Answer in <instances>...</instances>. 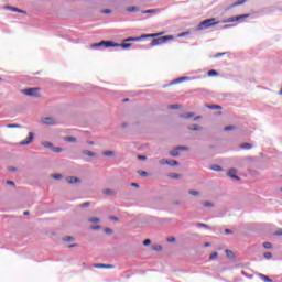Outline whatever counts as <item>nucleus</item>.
Here are the masks:
<instances>
[{"mask_svg":"<svg viewBox=\"0 0 282 282\" xmlns=\"http://www.w3.org/2000/svg\"><path fill=\"white\" fill-rule=\"evenodd\" d=\"M214 25H219V21L215 18L206 19L198 24L197 30H208V28H214Z\"/></svg>","mask_w":282,"mask_h":282,"instance_id":"f257e3e1","label":"nucleus"},{"mask_svg":"<svg viewBox=\"0 0 282 282\" xmlns=\"http://www.w3.org/2000/svg\"><path fill=\"white\" fill-rule=\"evenodd\" d=\"M173 39H175L173 35H165L159 39H153L151 42V46L155 47V45H164V43H167V41H173Z\"/></svg>","mask_w":282,"mask_h":282,"instance_id":"f03ea898","label":"nucleus"},{"mask_svg":"<svg viewBox=\"0 0 282 282\" xmlns=\"http://www.w3.org/2000/svg\"><path fill=\"white\" fill-rule=\"evenodd\" d=\"M90 47H93V50H96V47H120V44L111 41H101L99 43L91 44Z\"/></svg>","mask_w":282,"mask_h":282,"instance_id":"7ed1b4c3","label":"nucleus"},{"mask_svg":"<svg viewBox=\"0 0 282 282\" xmlns=\"http://www.w3.org/2000/svg\"><path fill=\"white\" fill-rule=\"evenodd\" d=\"M39 91H41V88L36 87L22 89L21 94H24V96H32L33 98H41V94H39Z\"/></svg>","mask_w":282,"mask_h":282,"instance_id":"20e7f679","label":"nucleus"},{"mask_svg":"<svg viewBox=\"0 0 282 282\" xmlns=\"http://www.w3.org/2000/svg\"><path fill=\"white\" fill-rule=\"evenodd\" d=\"M249 17L250 14L236 15V17H231L226 20H223V23H235V21H241L243 19H248Z\"/></svg>","mask_w":282,"mask_h":282,"instance_id":"39448f33","label":"nucleus"},{"mask_svg":"<svg viewBox=\"0 0 282 282\" xmlns=\"http://www.w3.org/2000/svg\"><path fill=\"white\" fill-rule=\"evenodd\" d=\"M34 140V133L29 132V135L25 140L21 141V147H26L28 144H31V142Z\"/></svg>","mask_w":282,"mask_h":282,"instance_id":"423d86ee","label":"nucleus"},{"mask_svg":"<svg viewBox=\"0 0 282 282\" xmlns=\"http://www.w3.org/2000/svg\"><path fill=\"white\" fill-rule=\"evenodd\" d=\"M42 122H43V124H48V126L56 124V120H54V118H50V117L42 118Z\"/></svg>","mask_w":282,"mask_h":282,"instance_id":"0eeeda50","label":"nucleus"},{"mask_svg":"<svg viewBox=\"0 0 282 282\" xmlns=\"http://www.w3.org/2000/svg\"><path fill=\"white\" fill-rule=\"evenodd\" d=\"M228 175L231 177V180H240L239 176H237V170L235 169L229 170Z\"/></svg>","mask_w":282,"mask_h":282,"instance_id":"6e6552de","label":"nucleus"},{"mask_svg":"<svg viewBox=\"0 0 282 282\" xmlns=\"http://www.w3.org/2000/svg\"><path fill=\"white\" fill-rule=\"evenodd\" d=\"M94 268L112 270L113 264H94Z\"/></svg>","mask_w":282,"mask_h":282,"instance_id":"1a4fd4ad","label":"nucleus"},{"mask_svg":"<svg viewBox=\"0 0 282 282\" xmlns=\"http://www.w3.org/2000/svg\"><path fill=\"white\" fill-rule=\"evenodd\" d=\"M66 182H68V184H78V182H80V178L69 176V177L66 178Z\"/></svg>","mask_w":282,"mask_h":282,"instance_id":"9d476101","label":"nucleus"},{"mask_svg":"<svg viewBox=\"0 0 282 282\" xmlns=\"http://www.w3.org/2000/svg\"><path fill=\"white\" fill-rule=\"evenodd\" d=\"M164 33H153V34H147V35H141V39H155L158 36H162Z\"/></svg>","mask_w":282,"mask_h":282,"instance_id":"9b49d317","label":"nucleus"},{"mask_svg":"<svg viewBox=\"0 0 282 282\" xmlns=\"http://www.w3.org/2000/svg\"><path fill=\"white\" fill-rule=\"evenodd\" d=\"M155 12H160V9H148L142 11V14H155Z\"/></svg>","mask_w":282,"mask_h":282,"instance_id":"f8f14e48","label":"nucleus"},{"mask_svg":"<svg viewBox=\"0 0 282 282\" xmlns=\"http://www.w3.org/2000/svg\"><path fill=\"white\" fill-rule=\"evenodd\" d=\"M225 254L228 259H236L235 252H232V250H226Z\"/></svg>","mask_w":282,"mask_h":282,"instance_id":"ddd939ff","label":"nucleus"},{"mask_svg":"<svg viewBox=\"0 0 282 282\" xmlns=\"http://www.w3.org/2000/svg\"><path fill=\"white\" fill-rule=\"evenodd\" d=\"M189 131H202V127L198 124H192L188 127Z\"/></svg>","mask_w":282,"mask_h":282,"instance_id":"4468645a","label":"nucleus"},{"mask_svg":"<svg viewBox=\"0 0 282 282\" xmlns=\"http://www.w3.org/2000/svg\"><path fill=\"white\" fill-rule=\"evenodd\" d=\"M9 10H12V12H19L20 14H25V11L17 8V7H8Z\"/></svg>","mask_w":282,"mask_h":282,"instance_id":"2eb2a0df","label":"nucleus"},{"mask_svg":"<svg viewBox=\"0 0 282 282\" xmlns=\"http://www.w3.org/2000/svg\"><path fill=\"white\" fill-rule=\"evenodd\" d=\"M102 193L104 195H109V196L116 195V191L113 189H104Z\"/></svg>","mask_w":282,"mask_h":282,"instance_id":"dca6fc26","label":"nucleus"},{"mask_svg":"<svg viewBox=\"0 0 282 282\" xmlns=\"http://www.w3.org/2000/svg\"><path fill=\"white\" fill-rule=\"evenodd\" d=\"M83 155H88V158H96V153L87 150L83 151Z\"/></svg>","mask_w":282,"mask_h":282,"instance_id":"f3484780","label":"nucleus"},{"mask_svg":"<svg viewBox=\"0 0 282 282\" xmlns=\"http://www.w3.org/2000/svg\"><path fill=\"white\" fill-rule=\"evenodd\" d=\"M131 45H133L132 43H122L119 44V47H122V50H129V47H131Z\"/></svg>","mask_w":282,"mask_h":282,"instance_id":"a211bd4d","label":"nucleus"},{"mask_svg":"<svg viewBox=\"0 0 282 282\" xmlns=\"http://www.w3.org/2000/svg\"><path fill=\"white\" fill-rule=\"evenodd\" d=\"M169 177H171V180H180V177H182V175H180L177 173H171V174H169Z\"/></svg>","mask_w":282,"mask_h":282,"instance_id":"6ab92c4d","label":"nucleus"},{"mask_svg":"<svg viewBox=\"0 0 282 282\" xmlns=\"http://www.w3.org/2000/svg\"><path fill=\"white\" fill-rule=\"evenodd\" d=\"M263 248H265V250H272L273 246L272 242H263Z\"/></svg>","mask_w":282,"mask_h":282,"instance_id":"aec40b11","label":"nucleus"},{"mask_svg":"<svg viewBox=\"0 0 282 282\" xmlns=\"http://www.w3.org/2000/svg\"><path fill=\"white\" fill-rule=\"evenodd\" d=\"M167 165L169 166H178L180 165V162L175 161V160H171V161H167Z\"/></svg>","mask_w":282,"mask_h":282,"instance_id":"412c9836","label":"nucleus"},{"mask_svg":"<svg viewBox=\"0 0 282 282\" xmlns=\"http://www.w3.org/2000/svg\"><path fill=\"white\" fill-rule=\"evenodd\" d=\"M8 129H21V126L17 124V123H11V124H7Z\"/></svg>","mask_w":282,"mask_h":282,"instance_id":"4be33fe9","label":"nucleus"},{"mask_svg":"<svg viewBox=\"0 0 282 282\" xmlns=\"http://www.w3.org/2000/svg\"><path fill=\"white\" fill-rule=\"evenodd\" d=\"M240 149L250 150V149H252V144H250V143L241 144Z\"/></svg>","mask_w":282,"mask_h":282,"instance_id":"5701e85b","label":"nucleus"},{"mask_svg":"<svg viewBox=\"0 0 282 282\" xmlns=\"http://www.w3.org/2000/svg\"><path fill=\"white\" fill-rule=\"evenodd\" d=\"M140 39H142V37H128V39L123 40V43H129L131 41H140Z\"/></svg>","mask_w":282,"mask_h":282,"instance_id":"b1692460","label":"nucleus"},{"mask_svg":"<svg viewBox=\"0 0 282 282\" xmlns=\"http://www.w3.org/2000/svg\"><path fill=\"white\" fill-rule=\"evenodd\" d=\"M246 3V0H239L232 4V8H237L238 6H243Z\"/></svg>","mask_w":282,"mask_h":282,"instance_id":"393cba45","label":"nucleus"},{"mask_svg":"<svg viewBox=\"0 0 282 282\" xmlns=\"http://www.w3.org/2000/svg\"><path fill=\"white\" fill-rule=\"evenodd\" d=\"M210 169H212V171H217V172L224 171V169L219 165H212Z\"/></svg>","mask_w":282,"mask_h":282,"instance_id":"a878e982","label":"nucleus"},{"mask_svg":"<svg viewBox=\"0 0 282 282\" xmlns=\"http://www.w3.org/2000/svg\"><path fill=\"white\" fill-rule=\"evenodd\" d=\"M140 10L138 7H128L127 12H138Z\"/></svg>","mask_w":282,"mask_h":282,"instance_id":"bb28decb","label":"nucleus"},{"mask_svg":"<svg viewBox=\"0 0 282 282\" xmlns=\"http://www.w3.org/2000/svg\"><path fill=\"white\" fill-rule=\"evenodd\" d=\"M259 276H260V279H262V281L272 282V279L268 278V276L264 275V274H260Z\"/></svg>","mask_w":282,"mask_h":282,"instance_id":"cd10ccee","label":"nucleus"},{"mask_svg":"<svg viewBox=\"0 0 282 282\" xmlns=\"http://www.w3.org/2000/svg\"><path fill=\"white\" fill-rule=\"evenodd\" d=\"M194 116H195V113L189 112V113H187V115L181 116V118H184L185 120H188V118H193Z\"/></svg>","mask_w":282,"mask_h":282,"instance_id":"c85d7f7f","label":"nucleus"},{"mask_svg":"<svg viewBox=\"0 0 282 282\" xmlns=\"http://www.w3.org/2000/svg\"><path fill=\"white\" fill-rule=\"evenodd\" d=\"M64 140L65 142H76V138L74 137H65Z\"/></svg>","mask_w":282,"mask_h":282,"instance_id":"c756f323","label":"nucleus"},{"mask_svg":"<svg viewBox=\"0 0 282 282\" xmlns=\"http://www.w3.org/2000/svg\"><path fill=\"white\" fill-rule=\"evenodd\" d=\"M42 147H45V149H52L54 145L51 142H43Z\"/></svg>","mask_w":282,"mask_h":282,"instance_id":"7c9ffc66","label":"nucleus"},{"mask_svg":"<svg viewBox=\"0 0 282 282\" xmlns=\"http://www.w3.org/2000/svg\"><path fill=\"white\" fill-rule=\"evenodd\" d=\"M102 155H106V158H112L113 151H105Z\"/></svg>","mask_w":282,"mask_h":282,"instance_id":"2f4dec72","label":"nucleus"},{"mask_svg":"<svg viewBox=\"0 0 282 282\" xmlns=\"http://www.w3.org/2000/svg\"><path fill=\"white\" fill-rule=\"evenodd\" d=\"M217 257H219V253L218 252H214L209 256V260L213 261L215 259H217Z\"/></svg>","mask_w":282,"mask_h":282,"instance_id":"473e14b6","label":"nucleus"},{"mask_svg":"<svg viewBox=\"0 0 282 282\" xmlns=\"http://www.w3.org/2000/svg\"><path fill=\"white\" fill-rule=\"evenodd\" d=\"M203 206H205V208H213V203L210 202H203Z\"/></svg>","mask_w":282,"mask_h":282,"instance_id":"72a5a7b5","label":"nucleus"},{"mask_svg":"<svg viewBox=\"0 0 282 282\" xmlns=\"http://www.w3.org/2000/svg\"><path fill=\"white\" fill-rule=\"evenodd\" d=\"M197 227L198 228H210V226H208L207 224H204V223H197Z\"/></svg>","mask_w":282,"mask_h":282,"instance_id":"f704fd0d","label":"nucleus"},{"mask_svg":"<svg viewBox=\"0 0 282 282\" xmlns=\"http://www.w3.org/2000/svg\"><path fill=\"white\" fill-rule=\"evenodd\" d=\"M89 221L90 224H98L100 221V218L93 217V218H89Z\"/></svg>","mask_w":282,"mask_h":282,"instance_id":"c9c22d12","label":"nucleus"},{"mask_svg":"<svg viewBox=\"0 0 282 282\" xmlns=\"http://www.w3.org/2000/svg\"><path fill=\"white\" fill-rule=\"evenodd\" d=\"M170 155H172V158H177V155H180L178 150H174L172 152H170Z\"/></svg>","mask_w":282,"mask_h":282,"instance_id":"e433bc0d","label":"nucleus"},{"mask_svg":"<svg viewBox=\"0 0 282 282\" xmlns=\"http://www.w3.org/2000/svg\"><path fill=\"white\" fill-rule=\"evenodd\" d=\"M88 206H91L90 202H86L79 205L80 208H87Z\"/></svg>","mask_w":282,"mask_h":282,"instance_id":"4c0bfd02","label":"nucleus"},{"mask_svg":"<svg viewBox=\"0 0 282 282\" xmlns=\"http://www.w3.org/2000/svg\"><path fill=\"white\" fill-rule=\"evenodd\" d=\"M217 70H215V69H212V70H209L208 73H207V75L208 76H217Z\"/></svg>","mask_w":282,"mask_h":282,"instance_id":"58836bf2","label":"nucleus"},{"mask_svg":"<svg viewBox=\"0 0 282 282\" xmlns=\"http://www.w3.org/2000/svg\"><path fill=\"white\" fill-rule=\"evenodd\" d=\"M224 131H235V126H227Z\"/></svg>","mask_w":282,"mask_h":282,"instance_id":"ea45409f","label":"nucleus"},{"mask_svg":"<svg viewBox=\"0 0 282 282\" xmlns=\"http://www.w3.org/2000/svg\"><path fill=\"white\" fill-rule=\"evenodd\" d=\"M263 257H264V259H272V253L271 252H264Z\"/></svg>","mask_w":282,"mask_h":282,"instance_id":"a19ab883","label":"nucleus"},{"mask_svg":"<svg viewBox=\"0 0 282 282\" xmlns=\"http://www.w3.org/2000/svg\"><path fill=\"white\" fill-rule=\"evenodd\" d=\"M152 248H153V250H155L156 252H160V250H162V246H160V245H155V246H153Z\"/></svg>","mask_w":282,"mask_h":282,"instance_id":"79ce46f5","label":"nucleus"},{"mask_svg":"<svg viewBox=\"0 0 282 282\" xmlns=\"http://www.w3.org/2000/svg\"><path fill=\"white\" fill-rule=\"evenodd\" d=\"M139 175H140L141 177H147V175H149V173L145 172V171H140V172H139Z\"/></svg>","mask_w":282,"mask_h":282,"instance_id":"37998d69","label":"nucleus"},{"mask_svg":"<svg viewBox=\"0 0 282 282\" xmlns=\"http://www.w3.org/2000/svg\"><path fill=\"white\" fill-rule=\"evenodd\" d=\"M208 109H221V106L219 105L208 106Z\"/></svg>","mask_w":282,"mask_h":282,"instance_id":"c03bdc74","label":"nucleus"},{"mask_svg":"<svg viewBox=\"0 0 282 282\" xmlns=\"http://www.w3.org/2000/svg\"><path fill=\"white\" fill-rule=\"evenodd\" d=\"M189 195H193L194 197H197V195H199V192H197V191H189Z\"/></svg>","mask_w":282,"mask_h":282,"instance_id":"a18cd8bd","label":"nucleus"},{"mask_svg":"<svg viewBox=\"0 0 282 282\" xmlns=\"http://www.w3.org/2000/svg\"><path fill=\"white\" fill-rule=\"evenodd\" d=\"M159 164H161V166H164V164H169V161L163 159V160L159 161Z\"/></svg>","mask_w":282,"mask_h":282,"instance_id":"49530a36","label":"nucleus"},{"mask_svg":"<svg viewBox=\"0 0 282 282\" xmlns=\"http://www.w3.org/2000/svg\"><path fill=\"white\" fill-rule=\"evenodd\" d=\"M176 151H188L187 147H178L176 148Z\"/></svg>","mask_w":282,"mask_h":282,"instance_id":"de8ad7c7","label":"nucleus"},{"mask_svg":"<svg viewBox=\"0 0 282 282\" xmlns=\"http://www.w3.org/2000/svg\"><path fill=\"white\" fill-rule=\"evenodd\" d=\"M105 232H106L107 235H112V234H113V229H111V228H106V229H105Z\"/></svg>","mask_w":282,"mask_h":282,"instance_id":"09e8293b","label":"nucleus"},{"mask_svg":"<svg viewBox=\"0 0 282 282\" xmlns=\"http://www.w3.org/2000/svg\"><path fill=\"white\" fill-rule=\"evenodd\" d=\"M170 109H182V106H180V105H172V106H170Z\"/></svg>","mask_w":282,"mask_h":282,"instance_id":"8fccbe9b","label":"nucleus"},{"mask_svg":"<svg viewBox=\"0 0 282 282\" xmlns=\"http://www.w3.org/2000/svg\"><path fill=\"white\" fill-rule=\"evenodd\" d=\"M54 153H61L63 148H53Z\"/></svg>","mask_w":282,"mask_h":282,"instance_id":"3c124183","label":"nucleus"},{"mask_svg":"<svg viewBox=\"0 0 282 282\" xmlns=\"http://www.w3.org/2000/svg\"><path fill=\"white\" fill-rule=\"evenodd\" d=\"M54 180H63V175L61 174H55L53 175Z\"/></svg>","mask_w":282,"mask_h":282,"instance_id":"603ef678","label":"nucleus"},{"mask_svg":"<svg viewBox=\"0 0 282 282\" xmlns=\"http://www.w3.org/2000/svg\"><path fill=\"white\" fill-rule=\"evenodd\" d=\"M143 246H151V239H145L143 241Z\"/></svg>","mask_w":282,"mask_h":282,"instance_id":"864d4df0","label":"nucleus"},{"mask_svg":"<svg viewBox=\"0 0 282 282\" xmlns=\"http://www.w3.org/2000/svg\"><path fill=\"white\" fill-rule=\"evenodd\" d=\"M64 241H74V237H72V236L65 237Z\"/></svg>","mask_w":282,"mask_h":282,"instance_id":"5fc2aeb1","label":"nucleus"},{"mask_svg":"<svg viewBox=\"0 0 282 282\" xmlns=\"http://www.w3.org/2000/svg\"><path fill=\"white\" fill-rule=\"evenodd\" d=\"M166 241H169V243H173L175 242V237H170L166 239Z\"/></svg>","mask_w":282,"mask_h":282,"instance_id":"6e6d98bb","label":"nucleus"},{"mask_svg":"<svg viewBox=\"0 0 282 282\" xmlns=\"http://www.w3.org/2000/svg\"><path fill=\"white\" fill-rule=\"evenodd\" d=\"M187 78L188 77H181V78L176 79V83H182V82L186 80Z\"/></svg>","mask_w":282,"mask_h":282,"instance_id":"4d7b16f0","label":"nucleus"},{"mask_svg":"<svg viewBox=\"0 0 282 282\" xmlns=\"http://www.w3.org/2000/svg\"><path fill=\"white\" fill-rule=\"evenodd\" d=\"M102 14H111V10L106 9V10L102 11Z\"/></svg>","mask_w":282,"mask_h":282,"instance_id":"13d9d810","label":"nucleus"},{"mask_svg":"<svg viewBox=\"0 0 282 282\" xmlns=\"http://www.w3.org/2000/svg\"><path fill=\"white\" fill-rule=\"evenodd\" d=\"M131 186H133L134 188H140V185L138 183H131Z\"/></svg>","mask_w":282,"mask_h":282,"instance_id":"bf43d9fd","label":"nucleus"},{"mask_svg":"<svg viewBox=\"0 0 282 282\" xmlns=\"http://www.w3.org/2000/svg\"><path fill=\"white\" fill-rule=\"evenodd\" d=\"M7 184H8L9 186H14V182H13V181H7Z\"/></svg>","mask_w":282,"mask_h":282,"instance_id":"052dcab7","label":"nucleus"},{"mask_svg":"<svg viewBox=\"0 0 282 282\" xmlns=\"http://www.w3.org/2000/svg\"><path fill=\"white\" fill-rule=\"evenodd\" d=\"M275 235H276L278 237H281V236H282V229H280L279 231H276Z\"/></svg>","mask_w":282,"mask_h":282,"instance_id":"680f3d73","label":"nucleus"},{"mask_svg":"<svg viewBox=\"0 0 282 282\" xmlns=\"http://www.w3.org/2000/svg\"><path fill=\"white\" fill-rule=\"evenodd\" d=\"M225 232H226V235H232V230H230V229H226Z\"/></svg>","mask_w":282,"mask_h":282,"instance_id":"e2e57ef3","label":"nucleus"},{"mask_svg":"<svg viewBox=\"0 0 282 282\" xmlns=\"http://www.w3.org/2000/svg\"><path fill=\"white\" fill-rule=\"evenodd\" d=\"M138 159L139 160H147V156L145 155H139Z\"/></svg>","mask_w":282,"mask_h":282,"instance_id":"0e129e2a","label":"nucleus"},{"mask_svg":"<svg viewBox=\"0 0 282 282\" xmlns=\"http://www.w3.org/2000/svg\"><path fill=\"white\" fill-rule=\"evenodd\" d=\"M9 171H10L11 173H14V172L17 171V167H9Z\"/></svg>","mask_w":282,"mask_h":282,"instance_id":"69168bd1","label":"nucleus"},{"mask_svg":"<svg viewBox=\"0 0 282 282\" xmlns=\"http://www.w3.org/2000/svg\"><path fill=\"white\" fill-rule=\"evenodd\" d=\"M186 34H188V33H181L178 36H180V37L186 36Z\"/></svg>","mask_w":282,"mask_h":282,"instance_id":"338daca9","label":"nucleus"},{"mask_svg":"<svg viewBox=\"0 0 282 282\" xmlns=\"http://www.w3.org/2000/svg\"><path fill=\"white\" fill-rule=\"evenodd\" d=\"M76 246H78V245H70V246H68V248H76Z\"/></svg>","mask_w":282,"mask_h":282,"instance_id":"774afa93","label":"nucleus"}]
</instances>
